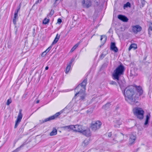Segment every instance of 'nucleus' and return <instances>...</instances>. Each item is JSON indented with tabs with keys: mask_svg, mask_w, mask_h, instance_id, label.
Instances as JSON below:
<instances>
[{
	"mask_svg": "<svg viewBox=\"0 0 152 152\" xmlns=\"http://www.w3.org/2000/svg\"><path fill=\"white\" fill-rule=\"evenodd\" d=\"M142 28L139 25H136L132 26V31L135 34L137 33L138 32H140Z\"/></svg>",
	"mask_w": 152,
	"mask_h": 152,
	"instance_id": "9",
	"label": "nucleus"
},
{
	"mask_svg": "<svg viewBox=\"0 0 152 152\" xmlns=\"http://www.w3.org/2000/svg\"><path fill=\"white\" fill-rule=\"evenodd\" d=\"M49 19H48L46 18H45L43 21V23L45 24H46L49 22Z\"/></svg>",
	"mask_w": 152,
	"mask_h": 152,
	"instance_id": "26",
	"label": "nucleus"
},
{
	"mask_svg": "<svg viewBox=\"0 0 152 152\" xmlns=\"http://www.w3.org/2000/svg\"><path fill=\"white\" fill-rule=\"evenodd\" d=\"M58 40L59 39H58V38H55L54 40H53V42L51 44L53 45L56 44L58 42Z\"/></svg>",
	"mask_w": 152,
	"mask_h": 152,
	"instance_id": "27",
	"label": "nucleus"
},
{
	"mask_svg": "<svg viewBox=\"0 0 152 152\" xmlns=\"http://www.w3.org/2000/svg\"><path fill=\"white\" fill-rule=\"evenodd\" d=\"M107 37L105 35H102L101 36L100 40L103 44H104L105 42L107 40Z\"/></svg>",
	"mask_w": 152,
	"mask_h": 152,
	"instance_id": "16",
	"label": "nucleus"
},
{
	"mask_svg": "<svg viewBox=\"0 0 152 152\" xmlns=\"http://www.w3.org/2000/svg\"><path fill=\"white\" fill-rule=\"evenodd\" d=\"M79 45V43H78L75 45L71 49L70 52H73L78 47Z\"/></svg>",
	"mask_w": 152,
	"mask_h": 152,
	"instance_id": "24",
	"label": "nucleus"
},
{
	"mask_svg": "<svg viewBox=\"0 0 152 152\" xmlns=\"http://www.w3.org/2000/svg\"><path fill=\"white\" fill-rule=\"evenodd\" d=\"M24 130L23 127H21L19 129V131L20 132H23Z\"/></svg>",
	"mask_w": 152,
	"mask_h": 152,
	"instance_id": "38",
	"label": "nucleus"
},
{
	"mask_svg": "<svg viewBox=\"0 0 152 152\" xmlns=\"http://www.w3.org/2000/svg\"><path fill=\"white\" fill-rule=\"evenodd\" d=\"M47 53L45 51L44 52L42 53L41 55V56L42 57H44L46 55Z\"/></svg>",
	"mask_w": 152,
	"mask_h": 152,
	"instance_id": "36",
	"label": "nucleus"
},
{
	"mask_svg": "<svg viewBox=\"0 0 152 152\" xmlns=\"http://www.w3.org/2000/svg\"><path fill=\"white\" fill-rule=\"evenodd\" d=\"M124 70V66L120 64L114 70L112 74L113 79L117 81L122 90L124 89L126 86L125 80L124 79H121L120 78L121 76L123 75Z\"/></svg>",
	"mask_w": 152,
	"mask_h": 152,
	"instance_id": "2",
	"label": "nucleus"
},
{
	"mask_svg": "<svg viewBox=\"0 0 152 152\" xmlns=\"http://www.w3.org/2000/svg\"><path fill=\"white\" fill-rule=\"evenodd\" d=\"M106 54L102 53L100 56V58L102 59H103L106 56Z\"/></svg>",
	"mask_w": 152,
	"mask_h": 152,
	"instance_id": "32",
	"label": "nucleus"
},
{
	"mask_svg": "<svg viewBox=\"0 0 152 152\" xmlns=\"http://www.w3.org/2000/svg\"><path fill=\"white\" fill-rule=\"evenodd\" d=\"M73 125L64 126H62V128L64 130L67 131H70L71 130H72Z\"/></svg>",
	"mask_w": 152,
	"mask_h": 152,
	"instance_id": "14",
	"label": "nucleus"
},
{
	"mask_svg": "<svg viewBox=\"0 0 152 152\" xmlns=\"http://www.w3.org/2000/svg\"><path fill=\"white\" fill-rule=\"evenodd\" d=\"M20 6L16 10H15V13L18 14V12L20 10Z\"/></svg>",
	"mask_w": 152,
	"mask_h": 152,
	"instance_id": "35",
	"label": "nucleus"
},
{
	"mask_svg": "<svg viewBox=\"0 0 152 152\" xmlns=\"http://www.w3.org/2000/svg\"><path fill=\"white\" fill-rule=\"evenodd\" d=\"M60 37V35H59L58 34H57L55 38H58L59 39Z\"/></svg>",
	"mask_w": 152,
	"mask_h": 152,
	"instance_id": "42",
	"label": "nucleus"
},
{
	"mask_svg": "<svg viewBox=\"0 0 152 152\" xmlns=\"http://www.w3.org/2000/svg\"><path fill=\"white\" fill-rule=\"evenodd\" d=\"M49 67L48 66H47L45 67V69L46 70H47L48 69Z\"/></svg>",
	"mask_w": 152,
	"mask_h": 152,
	"instance_id": "44",
	"label": "nucleus"
},
{
	"mask_svg": "<svg viewBox=\"0 0 152 152\" xmlns=\"http://www.w3.org/2000/svg\"><path fill=\"white\" fill-rule=\"evenodd\" d=\"M22 110L20 109L19 111V113L15 121V128H16L18 126L19 123L21 121L23 116V114L22 113Z\"/></svg>",
	"mask_w": 152,
	"mask_h": 152,
	"instance_id": "7",
	"label": "nucleus"
},
{
	"mask_svg": "<svg viewBox=\"0 0 152 152\" xmlns=\"http://www.w3.org/2000/svg\"><path fill=\"white\" fill-rule=\"evenodd\" d=\"M57 134V130L56 128H54L53 131L50 133V135L52 136L56 135Z\"/></svg>",
	"mask_w": 152,
	"mask_h": 152,
	"instance_id": "21",
	"label": "nucleus"
},
{
	"mask_svg": "<svg viewBox=\"0 0 152 152\" xmlns=\"http://www.w3.org/2000/svg\"><path fill=\"white\" fill-rule=\"evenodd\" d=\"M54 11L53 10H52L51 11H50V13H49V14L48 15V16L49 15H50V17H51L54 14Z\"/></svg>",
	"mask_w": 152,
	"mask_h": 152,
	"instance_id": "33",
	"label": "nucleus"
},
{
	"mask_svg": "<svg viewBox=\"0 0 152 152\" xmlns=\"http://www.w3.org/2000/svg\"><path fill=\"white\" fill-rule=\"evenodd\" d=\"M42 0H37L35 2V4H37L39 3H40Z\"/></svg>",
	"mask_w": 152,
	"mask_h": 152,
	"instance_id": "37",
	"label": "nucleus"
},
{
	"mask_svg": "<svg viewBox=\"0 0 152 152\" xmlns=\"http://www.w3.org/2000/svg\"><path fill=\"white\" fill-rule=\"evenodd\" d=\"M71 65L69 64L67 65L66 68V70L65 71V72L66 74H67L69 72L71 68Z\"/></svg>",
	"mask_w": 152,
	"mask_h": 152,
	"instance_id": "23",
	"label": "nucleus"
},
{
	"mask_svg": "<svg viewBox=\"0 0 152 152\" xmlns=\"http://www.w3.org/2000/svg\"><path fill=\"white\" fill-rule=\"evenodd\" d=\"M142 5H144L145 4V0H142Z\"/></svg>",
	"mask_w": 152,
	"mask_h": 152,
	"instance_id": "41",
	"label": "nucleus"
},
{
	"mask_svg": "<svg viewBox=\"0 0 152 152\" xmlns=\"http://www.w3.org/2000/svg\"><path fill=\"white\" fill-rule=\"evenodd\" d=\"M102 124V122L99 121L93 122L91 124V128L92 131H95L100 128Z\"/></svg>",
	"mask_w": 152,
	"mask_h": 152,
	"instance_id": "6",
	"label": "nucleus"
},
{
	"mask_svg": "<svg viewBox=\"0 0 152 152\" xmlns=\"http://www.w3.org/2000/svg\"><path fill=\"white\" fill-rule=\"evenodd\" d=\"M136 139V137L132 134L130 135L129 142L130 144H132L134 143Z\"/></svg>",
	"mask_w": 152,
	"mask_h": 152,
	"instance_id": "12",
	"label": "nucleus"
},
{
	"mask_svg": "<svg viewBox=\"0 0 152 152\" xmlns=\"http://www.w3.org/2000/svg\"><path fill=\"white\" fill-rule=\"evenodd\" d=\"M39 100H37L36 101V103L37 104L38 103H39Z\"/></svg>",
	"mask_w": 152,
	"mask_h": 152,
	"instance_id": "46",
	"label": "nucleus"
},
{
	"mask_svg": "<svg viewBox=\"0 0 152 152\" xmlns=\"http://www.w3.org/2000/svg\"><path fill=\"white\" fill-rule=\"evenodd\" d=\"M133 75L135 76V75L134 74H133V73H132V72L131 73L130 75V76H132Z\"/></svg>",
	"mask_w": 152,
	"mask_h": 152,
	"instance_id": "45",
	"label": "nucleus"
},
{
	"mask_svg": "<svg viewBox=\"0 0 152 152\" xmlns=\"http://www.w3.org/2000/svg\"><path fill=\"white\" fill-rule=\"evenodd\" d=\"M68 105L66 106V107L60 112L57 113L54 115L46 118L44 120H42L41 121H40V124H42L45 122L54 119H55L57 118L61 113L63 112V111L65 110L68 108Z\"/></svg>",
	"mask_w": 152,
	"mask_h": 152,
	"instance_id": "5",
	"label": "nucleus"
},
{
	"mask_svg": "<svg viewBox=\"0 0 152 152\" xmlns=\"http://www.w3.org/2000/svg\"><path fill=\"white\" fill-rule=\"evenodd\" d=\"M58 0H55V2H56V1H58Z\"/></svg>",
	"mask_w": 152,
	"mask_h": 152,
	"instance_id": "49",
	"label": "nucleus"
},
{
	"mask_svg": "<svg viewBox=\"0 0 152 152\" xmlns=\"http://www.w3.org/2000/svg\"><path fill=\"white\" fill-rule=\"evenodd\" d=\"M17 31V29H16V31H15V33L16 34Z\"/></svg>",
	"mask_w": 152,
	"mask_h": 152,
	"instance_id": "47",
	"label": "nucleus"
},
{
	"mask_svg": "<svg viewBox=\"0 0 152 152\" xmlns=\"http://www.w3.org/2000/svg\"><path fill=\"white\" fill-rule=\"evenodd\" d=\"M33 31H34H34H35V28H34V29H33Z\"/></svg>",
	"mask_w": 152,
	"mask_h": 152,
	"instance_id": "48",
	"label": "nucleus"
},
{
	"mask_svg": "<svg viewBox=\"0 0 152 152\" xmlns=\"http://www.w3.org/2000/svg\"><path fill=\"white\" fill-rule=\"evenodd\" d=\"M81 133H82L83 134L85 135L86 136H90V132L89 130L83 129V131Z\"/></svg>",
	"mask_w": 152,
	"mask_h": 152,
	"instance_id": "17",
	"label": "nucleus"
},
{
	"mask_svg": "<svg viewBox=\"0 0 152 152\" xmlns=\"http://www.w3.org/2000/svg\"><path fill=\"white\" fill-rule=\"evenodd\" d=\"M12 101L11 98H10L7 100L6 104L7 105H9L12 102Z\"/></svg>",
	"mask_w": 152,
	"mask_h": 152,
	"instance_id": "30",
	"label": "nucleus"
},
{
	"mask_svg": "<svg viewBox=\"0 0 152 152\" xmlns=\"http://www.w3.org/2000/svg\"><path fill=\"white\" fill-rule=\"evenodd\" d=\"M108 137H111V136H112V134H111V133H109L108 135Z\"/></svg>",
	"mask_w": 152,
	"mask_h": 152,
	"instance_id": "43",
	"label": "nucleus"
},
{
	"mask_svg": "<svg viewBox=\"0 0 152 152\" xmlns=\"http://www.w3.org/2000/svg\"><path fill=\"white\" fill-rule=\"evenodd\" d=\"M110 50L114 51L115 53H117L118 52V49L116 47L115 42H111V43Z\"/></svg>",
	"mask_w": 152,
	"mask_h": 152,
	"instance_id": "10",
	"label": "nucleus"
},
{
	"mask_svg": "<svg viewBox=\"0 0 152 152\" xmlns=\"http://www.w3.org/2000/svg\"><path fill=\"white\" fill-rule=\"evenodd\" d=\"M150 117V115L149 114H148L146 117V119L145 123H144V125H147L148 123L149 119Z\"/></svg>",
	"mask_w": 152,
	"mask_h": 152,
	"instance_id": "19",
	"label": "nucleus"
},
{
	"mask_svg": "<svg viewBox=\"0 0 152 152\" xmlns=\"http://www.w3.org/2000/svg\"><path fill=\"white\" fill-rule=\"evenodd\" d=\"M74 61V59H71L69 64L71 65L72 63Z\"/></svg>",
	"mask_w": 152,
	"mask_h": 152,
	"instance_id": "40",
	"label": "nucleus"
},
{
	"mask_svg": "<svg viewBox=\"0 0 152 152\" xmlns=\"http://www.w3.org/2000/svg\"><path fill=\"white\" fill-rule=\"evenodd\" d=\"M52 46H53V45L51 44V45L49 47H48L46 49V50L45 51H46V52L47 53L48 52L50 51V50L51 49L52 47Z\"/></svg>",
	"mask_w": 152,
	"mask_h": 152,
	"instance_id": "31",
	"label": "nucleus"
},
{
	"mask_svg": "<svg viewBox=\"0 0 152 152\" xmlns=\"http://www.w3.org/2000/svg\"><path fill=\"white\" fill-rule=\"evenodd\" d=\"M143 90L140 86H130L124 90V94L126 100L131 104L138 102L139 96L142 95Z\"/></svg>",
	"mask_w": 152,
	"mask_h": 152,
	"instance_id": "1",
	"label": "nucleus"
},
{
	"mask_svg": "<svg viewBox=\"0 0 152 152\" xmlns=\"http://www.w3.org/2000/svg\"><path fill=\"white\" fill-rule=\"evenodd\" d=\"M118 18L121 20L125 22H127L128 19L124 15H119L118 16Z\"/></svg>",
	"mask_w": 152,
	"mask_h": 152,
	"instance_id": "13",
	"label": "nucleus"
},
{
	"mask_svg": "<svg viewBox=\"0 0 152 152\" xmlns=\"http://www.w3.org/2000/svg\"><path fill=\"white\" fill-rule=\"evenodd\" d=\"M83 129L82 126L81 125H73L72 130L75 131L81 132Z\"/></svg>",
	"mask_w": 152,
	"mask_h": 152,
	"instance_id": "8",
	"label": "nucleus"
},
{
	"mask_svg": "<svg viewBox=\"0 0 152 152\" xmlns=\"http://www.w3.org/2000/svg\"><path fill=\"white\" fill-rule=\"evenodd\" d=\"M137 48V45L135 43H133L131 45L129 48V50L130 51L132 48L135 50Z\"/></svg>",
	"mask_w": 152,
	"mask_h": 152,
	"instance_id": "18",
	"label": "nucleus"
},
{
	"mask_svg": "<svg viewBox=\"0 0 152 152\" xmlns=\"http://www.w3.org/2000/svg\"><path fill=\"white\" fill-rule=\"evenodd\" d=\"M87 80L86 79H84L82 83L79 84L75 89V91L78 90L80 91L77 93L75 95L73 99L76 98V96L78 94V96H80V99L81 100H84L86 96V94L85 93V90L86 89V84Z\"/></svg>",
	"mask_w": 152,
	"mask_h": 152,
	"instance_id": "3",
	"label": "nucleus"
},
{
	"mask_svg": "<svg viewBox=\"0 0 152 152\" xmlns=\"http://www.w3.org/2000/svg\"><path fill=\"white\" fill-rule=\"evenodd\" d=\"M27 95V94H24L22 96V99H23L24 100H25V99H26V98Z\"/></svg>",
	"mask_w": 152,
	"mask_h": 152,
	"instance_id": "34",
	"label": "nucleus"
},
{
	"mask_svg": "<svg viewBox=\"0 0 152 152\" xmlns=\"http://www.w3.org/2000/svg\"><path fill=\"white\" fill-rule=\"evenodd\" d=\"M110 106V103H108L106 104L105 105H104L102 107V108L105 110L107 109L109 106Z\"/></svg>",
	"mask_w": 152,
	"mask_h": 152,
	"instance_id": "25",
	"label": "nucleus"
},
{
	"mask_svg": "<svg viewBox=\"0 0 152 152\" xmlns=\"http://www.w3.org/2000/svg\"><path fill=\"white\" fill-rule=\"evenodd\" d=\"M113 122L116 124L115 125V126H118L117 125L120 126L122 124L121 122L119 120L115 119L113 121Z\"/></svg>",
	"mask_w": 152,
	"mask_h": 152,
	"instance_id": "20",
	"label": "nucleus"
},
{
	"mask_svg": "<svg viewBox=\"0 0 152 152\" xmlns=\"http://www.w3.org/2000/svg\"><path fill=\"white\" fill-rule=\"evenodd\" d=\"M83 5L86 8H88L91 5V2L90 0H83L82 2Z\"/></svg>",
	"mask_w": 152,
	"mask_h": 152,
	"instance_id": "11",
	"label": "nucleus"
},
{
	"mask_svg": "<svg viewBox=\"0 0 152 152\" xmlns=\"http://www.w3.org/2000/svg\"><path fill=\"white\" fill-rule=\"evenodd\" d=\"M148 34L149 36H150L152 33V23H151L149 26L148 28Z\"/></svg>",
	"mask_w": 152,
	"mask_h": 152,
	"instance_id": "22",
	"label": "nucleus"
},
{
	"mask_svg": "<svg viewBox=\"0 0 152 152\" xmlns=\"http://www.w3.org/2000/svg\"><path fill=\"white\" fill-rule=\"evenodd\" d=\"M133 112L134 115L137 118L140 120L143 119L144 111L142 108L135 107L133 109Z\"/></svg>",
	"mask_w": 152,
	"mask_h": 152,
	"instance_id": "4",
	"label": "nucleus"
},
{
	"mask_svg": "<svg viewBox=\"0 0 152 152\" xmlns=\"http://www.w3.org/2000/svg\"><path fill=\"white\" fill-rule=\"evenodd\" d=\"M61 22H62V20H61V19L60 18H58V19L57 23H58L60 24Z\"/></svg>",
	"mask_w": 152,
	"mask_h": 152,
	"instance_id": "39",
	"label": "nucleus"
},
{
	"mask_svg": "<svg viewBox=\"0 0 152 152\" xmlns=\"http://www.w3.org/2000/svg\"><path fill=\"white\" fill-rule=\"evenodd\" d=\"M109 84L111 85H117V83L116 82L113 80L110 81L109 82Z\"/></svg>",
	"mask_w": 152,
	"mask_h": 152,
	"instance_id": "28",
	"label": "nucleus"
},
{
	"mask_svg": "<svg viewBox=\"0 0 152 152\" xmlns=\"http://www.w3.org/2000/svg\"><path fill=\"white\" fill-rule=\"evenodd\" d=\"M131 6L130 3L129 2H127L126 4H124V7H130Z\"/></svg>",
	"mask_w": 152,
	"mask_h": 152,
	"instance_id": "29",
	"label": "nucleus"
},
{
	"mask_svg": "<svg viewBox=\"0 0 152 152\" xmlns=\"http://www.w3.org/2000/svg\"><path fill=\"white\" fill-rule=\"evenodd\" d=\"M18 14L14 13L13 20V23L14 25H16V22L17 20H18Z\"/></svg>",
	"mask_w": 152,
	"mask_h": 152,
	"instance_id": "15",
	"label": "nucleus"
}]
</instances>
